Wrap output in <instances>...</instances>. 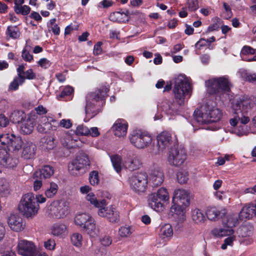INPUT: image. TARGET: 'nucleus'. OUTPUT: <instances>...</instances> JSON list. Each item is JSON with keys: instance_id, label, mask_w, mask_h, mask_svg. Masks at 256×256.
<instances>
[{"instance_id": "aec40b11", "label": "nucleus", "mask_w": 256, "mask_h": 256, "mask_svg": "<svg viewBox=\"0 0 256 256\" xmlns=\"http://www.w3.org/2000/svg\"><path fill=\"white\" fill-rule=\"evenodd\" d=\"M157 140L158 150L162 152L171 144V134L168 132H163L158 136Z\"/></svg>"}, {"instance_id": "864d4df0", "label": "nucleus", "mask_w": 256, "mask_h": 256, "mask_svg": "<svg viewBox=\"0 0 256 256\" xmlns=\"http://www.w3.org/2000/svg\"><path fill=\"white\" fill-rule=\"evenodd\" d=\"M30 11V8L26 5L22 6L20 7H16L14 12L17 14H22L24 16L28 14Z\"/></svg>"}, {"instance_id": "69168bd1", "label": "nucleus", "mask_w": 256, "mask_h": 256, "mask_svg": "<svg viewBox=\"0 0 256 256\" xmlns=\"http://www.w3.org/2000/svg\"><path fill=\"white\" fill-rule=\"evenodd\" d=\"M33 178L34 179V189L35 191H37L42 186V180L41 178H35L34 173L33 174Z\"/></svg>"}, {"instance_id": "49530a36", "label": "nucleus", "mask_w": 256, "mask_h": 256, "mask_svg": "<svg viewBox=\"0 0 256 256\" xmlns=\"http://www.w3.org/2000/svg\"><path fill=\"white\" fill-rule=\"evenodd\" d=\"M41 118L42 122H43L44 128L47 132H48L51 130H54L56 129V126H53L51 124V122H56V120L52 118L43 116Z\"/></svg>"}, {"instance_id": "338daca9", "label": "nucleus", "mask_w": 256, "mask_h": 256, "mask_svg": "<svg viewBox=\"0 0 256 256\" xmlns=\"http://www.w3.org/2000/svg\"><path fill=\"white\" fill-rule=\"evenodd\" d=\"M10 123V120L3 114H0V128L7 126Z\"/></svg>"}, {"instance_id": "58836bf2", "label": "nucleus", "mask_w": 256, "mask_h": 256, "mask_svg": "<svg viewBox=\"0 0 256 256\" xmlns=\"http://www.w3.org/2000/svg\"><path fill=\"white\" fill-rule=\"evenodd\" d=\"M85 232L90 236H95L98 234V230L96 228V224L93 218L91 219L83 227Z\"/></svg>"}, {"instance_id": "b1692460", "label": "nucleus", "mask_w": 256, "mask_h": 256, "mask_svg": "<svg viewBox=\"0 0 256 256\" xmlns=\"http://www.w3.org/2000/svg\"><path fill=\"white\" fill-rule=\"evenodd\" d=\"M36 146L30 142H26L24 146L22 156L26 160L32 159L34 157Z\"/></svg>"}, {"instance_id": "603ef678", "label": "nucleus", "mask_w": 256, "mask_h": 256, "mask_svg": "<svg viewBox=\"0 0 256 256\" xmlns=\"http://www.w3.org/2000/svg\"><path fill=\"white\" fill-rule=\"evenodd\" d=\"M89 180L92 185L95 186L98 184L100 180L98 172L96 170L91 172L90 174Z\"/></svg>"}, {"instance_id": "c85d7f7f", "label": "nucleus", "mask_w": 256, "mask_h": 256, "mask_svg": "<svg viewBox=\"0 0 256 256\" xmlns=\"http://www.w3.org/2000/svg\"><path fill=\"white\" fill-rule=\"evenodd\" d=\"M86 200L92 204L94 205L96 208L98 209L106 205V200L104 199L98 201L96 196L92 192H89L86 196Z\"/></svg>"}, {"instance_id": "72a5a7b5", "label": "nucleus", "mask_w": 256, "mask_h": 256, "mask_svg": "<svg viewBox=\"0 0 256 256\" xmlns=\"http://www.w3.org/2000/svg\"><path fill=\"white\" fill-rule=\"evenodd\" d=\"M9 118L12 122L18 124L26 118V114L22 110H14L10 114Z\"/></svg>"}, {"instance_id": "4be33fe9", "label": "nucleus", "mask_w": 256, "mask_h": 256, "mask_svg": "<svg viewBox=\"0 0 256 256\" xmlns=\"http://www.w3.org/2000/svg\"><path fill=\"white\" fill-rule=\"evenodd\" d=\"M128 124L124 120H118L113 126L114 134L118 137L124 136L126 134Z\"/></svg>"}, {"instance_id": "9d476101", "label": "nucleus", "mask_w": 256, "mask_h": 256, "mask_svg": "<svg viewBox=\"0 0 256 256\" xmlns=\"http://www.w3.org/2000/svg\"><path fill=\"white\" fill-rule=\"evenodd\" d=\"M0 142L6 146L9 151L14 152L18 151L24 144L21 137L8 134L0 135Z\"/></svg>"}, {"instance_id": "7ed1b4c3", "label": "nucleus", "mask_w": 256, "mask_h": 256, "mask_svg": "<svg viewBox=\"0 0 256 256\" xmlns=\"http://www.w3.org/2000/svg\"><path fill=\"white\" fill-rule=\"evenodd\" d=\"M35 201L34 194L29 192L24 194L19 202L18 209L28 219L34 218L38 213L40 206Z\"/></svg>"}, {"instance_id": "cd10ccee", "label": "nucleus", "mask_w": 256, "mask_h": 256, "mask_svg": "<svg viewBox=\"0 0 256 256\" xmlns=\"http://www.w3.org/2000/svg\"><path fill=\"white\" fill-rule=\"evenodd\" d=\"M68 233L67 228L63 224H54L52 228V234L55 236L63 237Z\"/></svg>"}, {"instance_id": "5fc2aeb1", "label": "nucleus", "mask_w": 256, "mask_h": 256, "mask_svg": "<svg viewBox=\"0 0 256 256\" xmlns=\"http://www.w3.org/2000/svg\"><path fill=\"white\" fill-rule=\"evenodd\" d=\"M88 132H89L88 128L83 124L78 126L76 130V135L88 136Z\"/></svg>"}, {"instance_id": "a211bd4d", "label": "nucleus", "mask_w": 256, "mask_h": 256, "mask_svg": "<svg viewBox=\"0 0 256 256\" xmlns=\"http://www.w3.org/2000/svg\"><path fill=\"white\" fill-rule=\"evenodd\" d=\"M164 180V174L160 168H155L150 174V182L152 187L160 186Z\"/></svg>"}, {"instance_id": "e433bc0d", "label": "nucleus", "mask_w": 256, "mask_h": 256, "mask_svg": "<svg viewBox=\"0 0 256 256\" xmlns=\"http://www.w3.org/2000/svg\"><path fill=\"white\" fill-rule=\"evenodd\" d=\"M239 215L237 214H232L227 216L226 220L224 221V225L229 228H232L238 223Z\"/></svg>"}, {"instance_id": "6e6552de", "label": "nucleus", "mask_w": 256, "mask_h": 256, "mask_svg": "<svg viewBox=\"0 0 256 256\" xmlns=\"http://www.w3.org/2000/svg\"><path fill=\"white\" fill-rule=\"evenodd\" d=\"M130 188L136 192H144L146 190L148 184V176L145 172L133 174L129 178Z\"/></svg>"}, {"instance_id": "1a4fd4ad", "label": "nucleus", "mask_w": 256, "mask_h": 256, "mask_svg": "<svg viewBox=\"0 0 256 256\" xmlns=\"http://www.w3.org/2000/svg\"><path fill=\"white\" fill-rule=\"evenodd\" d=\"M130 139V142L138 148L148 147L152 142L150 135L148 132L140 130L134 131Z\"/></svg>"}, {"instance_id": "2f4dec72", "label": "nucleus", "mask_w": 256, "mask_h": 256, "mask_svg": "<svg viewBox=\"0 0 256 256\" xmlns=\"http://www.w3.org/2000/svg\"><path fill=\"white\" fill-rule=\"evenodd\" d=\"M192 221L196 224H202L206 220L203 212L198 208L192 210Z\"/></svg>"}, {"instance_id": "79ce46f5", "label": "nucleus", "mask_w": 256, "mask_h": 256, "mask_svg": "<svg viewBox=\"0 0 256 256\" xmlns=\"http://www.w3.org/2000/svg\"><path fill=\"white\" fill-rule=\"evenodd\" d=\"M20 34L19 28L16 26H8L7 28L6 34L8 36L16 39L19 38Z\"/></svg>"}, {"instance_id": "423d86ee", "label": "nucleus", "mask_w": 256, "mask_h": 256, "mask_svg": "<svg viewBox=\"0 0 256 256\" xmlns=\"http://www.w3.org/2000/svg\"><path fill=\"white\" fill-rule=\"evenodd\" d=\"M210 94H227L230 89V84L227 78L222 76L207 80L205 82Z\"/></svg>"}, {"instance_id": "20e7f679", "label": "nucleus", "mask_w": 256, "mask_h": 256, "mask_svg": "<svg viewBox=\"0 0 256 256\" xmlns=\"http://www.w3.org/2000/svg\"><path fill=\"white\" fill-rule=\"evenodd\" d=\"M107 92V88H103L88 94L86 96V103L85 112L88 120H84L85 122L88 121L90 118H94L99 112V108L97 106V103L99 100H103Z\"/></svg>"}, {"instance_id": "39448f33", "label": "nucleus", "mask_w": 256, "mask_h": 256, "mask_svg": "<svg viewBox=\"0 0 256 256\" xmlns=\"http://www.w3.org/2000/svg\"><path fill=\"white\" fill-rule=\"evenodd\" d=\"M222 115L220 109L215 108L209 109L206 106L197 108L194 112L195 119L200 124L216 122L220 120Z\"/></svg>"}, {"instance_id": "6ab92c4d", "label": "nucleus", "mask_w": 256, "mask_h": 256, "mask_svg": "<svg viewBox=\"0 0 256 256\" xmlns=\"http://www.w3.org/2000/svg\"><path fill=\"white\" fill-rule=\"evenodd\" d=\"M175 202L182 204L184 206H188L190 204V195L188 192L183 189H177L174 192L172 202Z\"/></svg>"}, {"instance_id": "8fccbe9b", "label": "nucleus", "mask_w": 256, "mask_h": 256, "mask_svg": "<svg viewBox=\"0 0 256 256\" xmlns=\"http://www.w3.org/2000/svg\"><path fill=\"white\" fill-rule=\"evenodd\" d=\"M188 179V172L186 171H180L177 174V180L180 184H185Z\"/></svg>"}, {"instance_id": "f257e3e1", "label": "nucleus", "mask_w": 256, "mask_h": 256, "mask_svg": "<svg viewBox=\"0 0 256 256\" xmlns=\"http://www.w3.org/2000/svg\"><path fill=\"white\" fill-rule=\"evenodd\" d=\"M254 106L251 99L247 97L240 98L235 104L232 106L235 110L234 118L230 120L231 126H235L240 122V124H246L250 122L248 110H250Z\"/></svg>"}, {"instance_id": "412c9836", "label": "nucleus", "mask_w": 256, "mask_h": 256, "mask_svg": "<svg viewBox=\"0 0 256 256\" xmlns=\"http://www.w3.org/2000/svg\"><path fill=\"white\" fill-rule=\"evenodd\" d=\"M148 206L154 210L160 212L164 210V206L163 202L154 193L148 196Z\"/></svg>"}, {"instance_id": "bb28decb", "label": "nucleus", "mask_w": 256, "mask_h": 256, "mask_svg": "<svg viewBox=\"0 0 256 256\" xmlns=\"http://www.w3.org/2000/svg\"><path fill=\"white\" fill-rule=\"evenodd\" d=\"M254 209L253 204L244 206L239 213V218L244 220L252 218L254 213Z\"/></svg>"}, {"instance_id": "de8ad7c7", "label": "nucleus", "mask_w": 256, "mask_h": 256, "mask_svg": "<svg viewBox=\"0 0 256 256\" xmlns=\"http://www.w3.org/2000/svg\"><path fill=\"white\" fill-rule=\"evenodd\" d=\"M154 193L158 195V196L162 202H166L169 200V194L166 188H162L158 189L156 192Z\"/></svg>"}, {"instance_id": "2eb2a0df", "label": "nucleus", "mask_w": 256, "mask_h": 256, "mask_svg": "<svg viewBox=\"0 0 256 256\" xmlns=\"http://www.w3.org/2000/svg\"><path fill=\"white\" fill-rule=\"evenodd\" d=\"M141 165L140 158L132 152H128L124 157L122 166L130 171L139 168Z\"/></svg>"}, {"instance_id": "5701e85b", "label": "nucleus", "mask_w": 256, "mask_h": 256, "mask_svg": "<svg viewBox=\"0 0 256 256\" xmlns=\"http://www.w3.org/2000/svg\"><path fill=\"white\" fill-rule=\"evenodd\" d=\"M179 104H176L173 100H164L162 106V110L167 114L174 115L178 112Z\"/></svg>"}, {"instance_id": "f704fd0d", "label": "nucleus", "mask_w": 256, "mask_h": 256, "mask_svg": "<svg viewBox=\"0 0 256 256\" xmlns=\"http://www.w3.org/2000/svg\"><path fill=\"white\" fill-rule=\"evenodd\" d=\"M78 138L76 136H70L66 134L62 142L63 144L68 148H73L79 146V144H76L78 142Z\"/></svg>"}, {"instance_id": "a18cd8bd", "label": "nucleus", "mask_w": 256, "mask_h": 256, "mask_svg": "<svg viewBox=\"0 0 256 256\" xmlns=\"http://www.w3.org/2000/svg\"><path fill=\"white\" fill-rule=\"evenodd\" d=\"M187 206H184L180 204V203L175 202H172V205L170 208V212L172 214H176V215H180L183 214L184 208Z\"/></svg>"}, {"instance_id": "680f3d73", "label": "nucleus", "mask_w": 256, "mask_h": 256, "mask_svg": "<svg viewBox=\"0 0 256 256\" xmlns=\"http://www.w3.org/2000/svg\"><path fill=\"white\" fill-rule=\"evenodd\" d=\"M236 240V236H230L226 238L224 240V243L222 245L221 248L222 250L226 248L228 246H232L234 241Z\"/></svg>"}, {"instance_id": "4468645a", "label": "nucleus", "mask_w": 256, "mask_h": 256, "mask_svg": "<svg viewBox=\"0 0 256 256\" xmlns=\"http://www.w3.org/2000/svg\"><path fill=\"white\" fill-rule=\"evenodd\" d=\"M254 233V227L250 224H246L240 226L237 230L238 236L242 238L240 240V244L244 245L250 244L253 240L251 238Z\"/></svg>"}, {"instance_id": "4c0bfd02", "label": "nucleus", "mask_w": 256, "mask_h": 256, "mask_svg": "<svg viewBox=\"0 0 256 256\" xmlns=\"http://www.w3.org/2000/svg\"><path fill=\"white\" fill-rule=\"evenodd\" d=\"M162 238L172 237L173 235V230L169 224H166L161 226L160 234Z\"/></svg>"}, {"instance_id": "ea45409f", "label": "nucleus", "mask_w": 256, "mask_h": 256, "mask_svg": "<svg viewBox=\"0 0 256 256\" xmlns=\"http://www.w3.org/2000/svg\"><path fill=\"white\" fill-rule=\"evenodd\" d=\"M58 190V184L54 182H51L44 191L45 196L48 198H53L57 193Z\"/></svg>"}, {"instance_id": "dca6fc26", "label": "nucleus", "mask_w": 256, "mask_h": 256, "mask_svg": "<svg viewBox=\"0 0 256 256\" xmlns=\"http://www.w3.org/2000/svg\"><path fill=\"white\" fill-rule=\"evenodd\" d=\"M98 214L99 216L106 218L112 222H117L120 220L118 212L112 206L102 207L98 209Z\"/></svg>"}, {"instance_id": "37998d69", "label": "nucleus", "mask_w": 256, "mask_h": 256, "mask_svg": "<svg viewBox=\"0 0 256 256\" xmlns=\"http://www.w3.org/2000/svg\"><path fill=\"white\" fill-rule=\"evenodd\" d=\"M240 73L244 80L256 84V74H250L245 70L240 71Z\"/></svg>"}, {"instance_id": "c756f323", "label": "nucleus", "mask_w": 256, "mask_h": 256, "mask_svg": "<svg viewBox=\"0 0 256 256\" xmlns=\"http://www.w3.org/2000/svg\"><path fill=\"white\" fill-rule=\"evenodd\" d=\"M212 234L216 236L223 237L226 236H230L234 233V230L232 228H229L224 225V228H215L212 232Z\"/></svg>"}, {"instance_id": "3c124183", "label": "nucleus", "mask_w": 256, "mask_h": 256, "mask_svg": "<svg viewBox=\"0 0 256 256\" xmlns=\"http://www.w3.org/2000/svg\"><path fill=\"white\" fill-rule=\"evenodd\" d=\"M82 236L78 233L74 234L71 236V241L72 244L77 247H80L82 246Z\"/></svg>"}, {"instance_id": "ddd939ff", "label": "nucleus", "mask_w": 256, "mask_h": 256, "mask_svg": "<svg viewBox=\"0 0 256 256\" xmlns=\"http://www.w3.org/2000/svg\"><path fill=\"white\" fill-rule=\"evenodd\" d=\"M17 250L18 254L23 256H36L37 254V250L34 244L27 240H19Z\"/></svg>"}, {"instance_id": "473e14b6", "label": "nucleus", "mask_w": 256, "mask_h": 256, "mask_svg": "<svg viewBox=\"0 0 256 256\" xmlns=\"http://www.w3.org/2000/svg\"><path fill=\"white\" fill-rule=\"evenodd\" d=\"M92 218L86 213H82L77 214L74 218V222L76 225L84 227L86 223H88Z\"/></svg>"}, {"instance_id": "0e129e2a", "label": "nucleus", "mask_w": 256, "mask_h": 256, "mask_svg": "<svg viewBox=\"0 0 256 256\" xmlns=\"http://www.w3.org/2000/svg\"><path fill=\"white\" fill-rule=\"evenodd\" d=\"M22 58L28 62H31L34 58L33 56L30 54L29 52L27 50L26 48H24L22 54Z\"/></svg>"}, {"instance_id": "f03ea898", "label": "nucleus", "mask_w": 256, "mask_h": 256, "mask_svg": "<svg viewBox=\"0 0 256 256\" xmlns=\"http://www.w3.org/2000/svg\"><path fill=\"white\" fill-rule=\"evenodd\" d=\"M192 91V86L188 78L184 75H180L175 80L173 93L176 102L180 106L184 104L187 96L190 98Z\"/></svg>"}, {"instance_id": "052dcab7", "label": "nucleus", "mask_w": 256, "mask_h": 256, "mask_svg": "<svg viewBox=\"0 0 256 256\" xmlns=\"http://www.w3.org/2000/svg\"><path fill=\"white\" fill-rule=\"evenodd\" d=\"M73 92L74 88L72 86H66L59 94L58 98H64L66 96H70Z\"/></svg>"}, {"instance_id": "f3484780", "label": "nucleus", "mask_w": 256, "mask_h": 256, "mask_svg": "<svg viewBox=\"0 0 256 256\" xmlns=\"http://www.w3.org/2000/svg\"><path fill=\"white\" fill-rule=\"evenodd\" d=\"M8 224L12 230L16 232L22 230L25 226L22 218L18 214H11L8 218Z\"/></svg>"}, {"instance_id": "774afa93", "label": "nucleus", "mask_w": 256, "mask_h": 256, "mask_svg": "<svg viewBox=\"0 0 256 256\" xmlns=\"http://www.w3.org/2000/svg\"><path fill=\"white\" fill-rule=\"evenodd\" d=\"M188 4V9L191 11H195L198 8V0H189Z\"/></svg>"}, {"instance_id": "a19ab883", "label": "nucleus", "mask_w": 256, "mask_h": 256, "mask_svg": "<svg viewBox=\"0 0 256 256\" xmlns=\"http://www.w3.org/2000/svg\"><path fill=\"white\" fill-rule=\"evenodd\" d=\"M34 124L30 119L24 121L21 126V132L24 134H30L33 130Z\"/></svg>"}, {"instance_id": "f8f14e48", "label": "nucleus", "mask_w": 256, "mask_h": 256, "mask_svg": "<svg viewBox=\"0 0 256 256\" xmlns=\"http://www.w3.org/2000/svg\"><path fill=\"white\" fill-rule=\"evenodd\" d=\"M186 152L182 147L174 148L170 152L168 160L170 164L174 166H181L186 158Z\"/></svg>"}, {"instance_id": "6e6d98bb", "label": "nucleus", "mask_w": 256, "mask_h": 256, "mask_svg": "<svg viewBox=\"0 0 256 256\" xmlns=\"http://www.w3.org/2000/svg\"><path fill=\"white\" fill-rule=\"evenodd\" d=\"M130 227L122 226L118 230V234L121 237H128L132 234Z\"/></svg>"}, {"instance_id": "0eeeda50", "label": "nucleus", "mask_w": 256, "mask_h": 256, "mask_svg": "<svg viewBox=\"0 0 256 256\" xmlns=\"http://www.w3.org/2000/svg\"><path fill=\"white\" fill-rule=\"evenodd\" d=\"M90 164L88 156L85 154H81L69 164L68 170L71 174L78 176L84 172L86 168Z\"/></svg>"}, {"instance_id": "7c9ffc66", "label": "nucleus", "mask_w": 256, "mask_h": 256, "mask_svg": "<svg viewBox=\"0 0 256 256\" xmlns=\"http://www.w3.org/2000/svg\"><path fill=\"white\" fill-rule=\"evenodd\" d=\"M109 18L112 22H126L128 20V16L126 13L119 12L112 13Z\"/></svg>"}, {"instance_id": "e2e57ef3", "label": "nucleus", "mask_w": 256, "mask_h": 256, "mask_svg": "<svg viewBox=\"0 0 256 256\" xmlns=\"http://www.w3.org/2000/svg\"><path fill=\"white\" fill-rule=\"evenodd\" d=\"M8 154V152L5 148H0V166L3 164Z\"/></svg>"}, {"instance_id": "4d7b16f0", "label": "nucleus", "mask_w": 256, "mask_h": 256, "mask_svg": "<svg viewBox=\"0 0 256 256\" xmlns=\"http://www.w3.org/2000/svg\"><path fill=\"white\" fill-rule=\"evenodd\" d=\"M256 54V50L252 47L248 46H244L242 48L240 54L241 56H246L248 54Z\"/></svg>"}, {"instance_id": "13d9d810", "label": "nucleus", "mask_w": 256, "mask_h": 256, "mask_svg": "<svg viewBox=\"0 0 256 256\" xmlns=\"http://www.w3.org/2000/svg\"><path fill=\"white\" fill-rule=\"evenodd\" d=\"M22 77L24 78V82H25V80H34L36 78V74L34 72V70L32 68H30L25 72L24 74L22 75Z\"/></svg>"}, {"instance_id": "bf43d9fd", "label": "nucleus", "mask_w": 256, "mask_h": 256, "mask_svg": "<svg viewBox=\"0 0 256 256\" xmlns=\"http://www.w3.org/2000/svg\"><path fill=\"white\" fill-rule=\"evenodd\" d=\"M44 146L47 150L52 149L54 146V138L52 136H48L44 142Z\"/></svg>"}, {"instance_id": "09e8293b", "label": "nucleus", "mask_w": 256, "mask_h": 256, "mask_svg": "<svg viewBox=\"0 0 256 256\" xmlns=\"http://www.w3.org/2000/svg\"><path fill=\"white\" fill-rule=\"evenodd\" d=\"M4 160V162L2 166L8 168H14L18 164V160L16 158L10 157V154Z\"/></svg>"}, {"instance_id": "9b49d317", "label": "nucleus", "mask_w": 256, "mask_h": 256, "mask_svg": "<svg viewBox=\"0 0 256 256\" xmlns=\"http://www.w3.org/2000/svg\"><path fill=\"white\" fill-rule=\"evenodd\" d=\"M49 215L54 218H61L68 214V206L66 202H54L50 206Z\"/></svg>"}, {"instance_id": "c9c22d12", "label": "nucleus", "mask_w": 256, "mask_h": 256, "mask_svg": "<svg viewBox=\"0 0 256 256\" xmlns=\"http://www.w3.org/2000/svg\"><path fill=\"white\" fill-rule=\"evenodd\" d=\"M110 158L114 170L118 173L120 172L123 166V161L121 157L118 154H114L111 156Z\"/></svg>"}, {"instance_id": "c03bdc74", "label": "nucleus", "mask_w": 256, "mask_h": 256, "mask_svg": "<svg viewBox=\"0 0 256 256\" xmlns=\"http://www.w3.org/2000/svg\"><path fill=\"white\" fill-rule=\"evenodd\" d=\"M24 83V78L16 76L10 83L8 86V90L10 91L16 90H18L19 86L22 85Z\"/></svg>"}, {"instance_id": "a878e982", "label": "nucleus", "mask_w": 256, "mask_h": 256, "mask_svg": "<svg viewBox=\"0 0 256 256\" xmlns=\"http://www.w3.org/2000/svg\"><path fill=\"white\" fill-rule=\"evenodd\" d=\"M206 214L208 220H216L222 218L224 212H221L216 207H209L206 212Z\"/></svg>"}, {"instance_id": "393cba45", "label": "nucleus", "mask_w": 256, "mask_h": 256, "mask_svg": "<svg viewBox=\"0 0 256 256\" xmlns=\"http://www.w3.org/2000/svg\"><path fill=\"white\" fill-rule=\"evenodd\" d=\"M54 173V169L52 166L49 165H45L41 169L36 170L34 172V177L46 179L50 178Z\"/></svg>"}]
</instances>
